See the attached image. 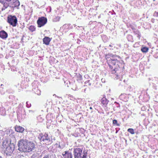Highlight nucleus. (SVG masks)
<instances>
[{"mask_svg":"<svg viewBox=\"0 0 158 158\" xmlns=\"http://www.w3.org/2000/svg\"><path fill=\"white\" fill-rule=\"evenodd\" d=\"M105 58L112 73L118 76L123 72L124 64L123 60H118V58L121 59L119 56L109 53L105 55Z\"/></svg>","mask_w":158,"mask_h":158,"instance_id":"obj_1","label":"nucleus"},{"mask_svg":"<svg viewBox=\"0 0 158 158\" xmlns=\"http://www.w3.org/2000/svg\"><path fill=\"white\" fill-rule=\"evenodd\" d=\"M18 150L21 152H30L35 149V145L33 142H28L26 139H22L18 142Z\"/></svg>","mask_w":158,"mask_h":158,"instance_id":"obj_2","label":"nucleus"},{"mask_svg":"<svg viewBox=\"0 0 158 158\" xmlns=\"http://www.w3.org/2000/svg\"><path fill=\"white\" fill-rule=\"evenodd\" d=\"M74 154L75 158H86L87 156V152L83 151L80 148L75 149Z\"/></svg>","mask_w":158,"mask_h":158,"instance_id":"obj_3","label":"nucleus"},{"mask_svg":"<svg viewBox=\"0 0 158 158\" xmlns=\"http://www.w3.org/2000/svg\"><path fill=\"white\" fill-rule=\"evenodd\" d=\"M17 19L15 16L9 15L7 17V22L11 25L15 27L17 24Z\"/></svg>","mask_w":158,"mask_h":158,"instance_id":"obj_4","label":"nucleus"},{"mask_svg":"<svg viewBox=\"0 0 158 158\" xmlns=\"http://www.w3.org/2000/svg\"><path fill=\"white\" fill-rule=\"evenodd\" d=\"M47 22V19L44 17H39L37 21L38 27H40L44 26Z\"/></svg>","mask_w":158,"mask_h":158,"instance_id":"obj_5","label":"nucleus"},{"mask_svg":"<svg viewBox=\"0 0 158 158\" xmlns=\"http://www.w3.org/2000/svg\"><path fill=\"white\" fill-rule=\"evenodd\" d=\"M14 146L13 144H10L9 146H7L5 149H4L6 154L7 155H10L14 150Z\"/></svg>","mask_w":158,"mask_h":158,"instance_id":"obj_6","label":"nucleus"},{"mask_svg":"<svg viewBox=\"0 0 158 158\" xmlns=\"http://www.w3.org/2000/svg\"><path fill=\"white\" fill-rule=\"evenodd\" d=\"M51 40L52 38L45 36L43 39V44L46 45H49L50 43Z\"/></svg>","mask_w":158,"mask_h":158,"instance_id":"obj_7","label":"nucleus"},{"mask_svg":"<svg viewBox=\"0 0 158 158\" xmlns=\"http://www.w3.org/2000/svg\"><path fill=\"white\" fill-rule=\"evenodd\" d=\"M101 102L103 106H106L109 101L106 99L105 97H103L101 100Z\"/></svg>","mask_w":158,"mask_h":158,"instance_id":"obj_8","label":"nucleus"},{"mask_svg":"<svg viewBox=\"0 0 158 158\" xmlns=\"http://www.w3.org/2000/svg\"><path fill=\"white\" fill-rule=\"evenodd\" d=\"M8 37V34L4 30L0 31V37L3 39H6Z\"/></svg>","mask_w":158,"mask_h":158,"instance_id":"obj_9","label":"nucleus"},{"mask_svg":"<svg viewBox=\"0 0 158 158\" xmlns=\"http://www.w3.org/2000/svg\"><path fill=\"white\" fill-rule=\"evenodd\" d=\"M62 156L64 158H72V156L70 152L68 151H65L62 154Z\"/></svg>","mask_w":158,"mask_h":158,"instance_id":"obj_10","label":"nucleus"},{"mask_svg":"<svg viewBox=\"0 0 158 158\" xmlns=\"http://www.w3.org/2000/svg\"><path fill=\"white\" fill-rule=\"evenodd\" d=\"M11 2L13 3L14 7L18 6L20 5V2L18 0H11Z\"/></svg>","mask_w":158,"mask_h":158,"instance_id":"obj_11","label":"nucleus"},{"mask_svg":"<svg viewBox=\"0 0 158 158\" xmlns=\"http://www.w3.org/2000/svg\"><path fill=\"white\" fill-rule=\"evenodd\" d=\"M40 140L41 141H43L46 144L48 143V144L50 142V139L49 138H44V137H41L40 139Z\"/></svg>","mask_w":158,"mask_h":158,"instance_id":"obj_12","label":"nucleus"},{"mask_svg":"<svg viewBox=\"0 0 158 158\" xmlns=\"http://www.w3.org/2000/svg\"><path fill=\"white\" fill-rule=\"evenodd\" d=\"M9 145V143H8V141L6 140H4L2 143V146L3 147V149H5Z\"/></svg>","mask_w":158,"mask_h":158,"instance_id":"obj_13","label":"nucleus"},{"mask_svg":"<svg viewBox=\"0 0 158 158\" xmlns=\"http://www.w3.org/2000/svg\"><path fill=\"white\" fill-rule=\"evenodd\" d=\"M28 29L31 32H33L35 30L36 28L35 26L31 25L29 27Z\"/></svg>","mask_w":158,"mask_h":158,"instance_id":"obj_14","label":"nucleus"},{"mask_svg":"<svg viewBox=\"0 0 158 158\" xmlns=\"http://www.w3.org/2000/svg\"><path fill=\"white\" fill-rule=\"evenodd\" d=\"M148 48L147 47H143L141 48V51L143 53H146L148 51Z\"/></svg>","mask_w":158,"mask_h":158,"instance_id":"obj_15","label":"nucleus"},{"mask_svg":"<svg viewBox=\"0 0 158 158\" xmlns=\"http://www.w3.org/2000/svg\"><path fill=\"white\" fill-rule=\"evenodd\" d=\"M134 33L135 35H136L137 37L139 39L141 37V35L139 31H134Z\"/></svg>","mask_w":158,"mask_h":158,"instance_id":"obj_16","label":"nucleus"},{"mask_svg":"<svg viewBox=\"0 0 158 158\" xmlns=\"http://www.w3.org/2000/svg\"><path fill=\"white\" fill-rule=\"evenodd\" d=\"M113 124H114V125H115L116 126H120V124L119 123H117V120L115 119H114V120H113Z\"/></svg>","mask_w":158,"mask_h":158,"instance_id":"obj_17","label":"nucleus"},{"mask_svg":"<svg viewBox=\"0 0 158 158\" xmlns=\"http://www.w3.org/2000/svg\"><path fill=\"white\" fill-rule=\"evenodd\" d=\"M15 131L17 132H23L24 129H15Z\"/></svg>","mask_w":158,"mask_h":158,"instance_id":"obj_18","label":"nucleus"},{"mask_svg":"<svg viewBox=\"0 0 158 158\" xmlns=\"http://www.w3.org/2000/svg\"><path fill=\"white\" fill-rule=\"evenodd\" d=\"M128 131L130 132L131 134H134V129H128Z\"/></svg>","mask_w":158,"mask_h":158,"instance_id":"obj_19","label":"nucleus"},{"mask_svg":"<svg viewBox=\"0 0 158 158\" xmlns=\"http://www.w3.org/2000/svg\"><path fill=\"white\" fill-rule=\"evenodd\" d=\"M42 137H44V138H48V135L47 134H45L44 135V136Z\"/></svg>","mask_w":158,"mask_h":158,"instance_id":"obj_20","label":"nucleus"},{"mask_svg":"<svg viewBox=\"0 0 158 158\" xmlns=\"http://www.w3.org/2000/svg\"><path fill=\"white\" fill-rule=\"evenodd\" d=\"M5 1V0H0V2L2 3H4V1Z\"/></svg>","mask_w":158,"mask_h":158,"instance_id":"obj_21","label":"nucleus"},{"mask_svg":"<svg viewBox=\"0 0 158 158\" xmlns=\"http://www.w3.org/2000/svg\"><path fill=\"white\" fill-rule=\"evenodd\" d=\"M130 27L131 28V29H135V27H134L132 26V25H130Z\"/></svg>","mask_w":158,"mask_h":158,"instance_id":"obj_22","label":"nucleus"},{"mask_svg":"<svg viewBox=\"0 0 158 158\" xmlns=\"http://www.w3.org/2000/svg\"><path fill=\"white\" fill-rule=\"evenodd\" d=\"M5 1L7 2H11V0H5Z\"/></svg>","mask_w":158,"mask_h":158,"instance_id":"obj_23","label":"nucleus"},{"mask_svg":"<svg viewBox=\"0 0 158 158\" xmlns=\"http://www.w3.org/2000/svg\"><path fill=\"white\" fill-rule=\"evenodd\" d=\"M19 128H21V129L23 128L22 127H19Z\"/></svg>","mask_w":158,"mask_h":158,"instance_id":"obj_24","label":"nucleus"},{"mask_svg":"<svg viewBox=\"0 0 158 158\" xmlns=\"http://www.w3.org/2000/svg\"><path fill=\"white\" fill-rule=\"evenodd\" d=\"M57 17L58 18V19H60V17Z\"/></svg>","mask_w":158,"mask_h":158,"instance_id":"obj_25","label":"nucleus"},{"mask_svg":"<svg viewBox=\"0 0 158 158\" xmlns=\"http://www.w3.org/2000/svg\"><path fill=\"white\" fill-rule=\"evenodd\" d=\"M43 158H47V157L45 156V157H44Z\"/></svg>","mask_w":158,"mask_h":158,"instance_id":"obj_26","label":"nucleus"},{"mask_svg":"<svg viewBox=\"0 0 158 158\" xmlns=\"http://www.w3.org/2000/svg\"><path fill=\"white\" fill-rule=\"evenodd\" d=\"M0 158H2L1 156H0Z\"/></svg>","mask_w":158,"mask_h":158,"instance_id":"obj_27","label":"nucleus"},{"mask_svg":"<svg viewBox=\"0 0 158 158\" xmlns=\"http://www.w3.org/2000/svg\"><path fill=\"white\" fill-rule=\"evenodd\" d=\"M80 77L81 78V76H80Z\"/></svg>","mask_w":158,"mask_h":158,"instance_id":"obj_28","label":"nucleus"},{"mask_svg":"<svg viewBox=\"0 0 158 158\" xmlns=\"http://www.w3.org/2000/svg\"><path fill=\"white\" fill-rule=\"evenodd\" d=\"M117 131H118L116 130V133H117Z\"/></svg>","mask_w":158,"mask_h":158,"instance_id":"obj_29","label":"nucleus"},{"mask_svg":"<svg viewBox=\"0 0 158 158\" xmlns=\"http://www.w3.org/2000/svg\"><path fill=\"white\" fill-rule=\"evenodd\" d=\"M110 46L111 47V46L110 45Z\"/></svg>","mask_w":158,"mask_h":158,"instance_id":"obj_30","label":"nucleus"}]
</instances>
